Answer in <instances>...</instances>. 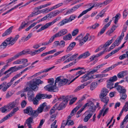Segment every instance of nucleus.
I'll list each match as a JSON object with an SVG mask.
<instances>
[{"label": "nucleus", "mask_w": 128, "mask_h": 128, "mask_svg": "<svg viewBox=\"0 0 128 128\" xmlns=\"http://www.w3.org/2000/svg\"><path fill=\"white\" fill-rule=\"evenodd\" d=\"M44 76H41L32 80L28 84L29 87H27L24 88V90L25 92L28 91L27 95L29 101L31 102L32 100V99L34 98V92L30 90V89L35 91H37L38 88L37 86L43 83V82L41 81L40 79L43 78Z\"/></svg>", "instance_id": "f257e3e1"}, {"label": "nucleus", "mask_w": 128, "mask_h": 128, "mask_svg": "<svg viewBox=\"0 0 128 128\" xmlns=\"http://www.w3.org/2000/svg\"><path fill=\"white\" fill-rule=\"evenodd\" d=\"M119 83L117 82L115 83L114 86V83L112 82H110L108 80V82L107 84V88L110 89L116 88L117 91L120 93V100H125L127 98V96L126 94V90L124 88L123 86L118 85Z\"/></svg>", "instance_id": "f03ea898"}, {"label": "nucleus", "mask_w": 128, "mask_h": 128, "mask_svg": "<svg viewBox=\"0 0 128 128\" xmlns=\"http://www.w3.org/2000/svg\"><path fill=\"white\" fill-rule=\"evenodd\" d=\"M61 18L60 16L57 17L52 21L46 23L44 25L41 27L39 29L36 30L37 32L41 31L48 28L49 26L54 24L56 22L60 20Z\"/></svg>", "instance_id": "7ed1b4c3"}, {"label": "nucleus", "mask_w": 128, "mask_h": 128, "mask_svg": "<svg viewBox=\"0 0 128 128\" xmlns=\"http://www.w3.org/2000/svg\"><path fill=\"white\" fill-rule=\"evenodd\" d=\"M24 113L34 118H36L38 115L37 111L33 110L32 107L30 106L27 107L24 110Z\"/></svg>", "instance_id": "20e7f679"}, {"label": "nucleus", "mask_w": 128, "mask_h": 128, "mask_svg": "<svg viewBox=\"0 0 128 128\" xmlns=\"http://www.w3.org/2000/svg\"><path fill=\"white\" fill-rule=\"evenodd\" d=\"M77 16L73 14L72 15L68 18H65L60 22L58 24V25L60 26H63L65 24L71 22L76 18Z\"/></svg>", "instance_id": "39448f33"}, {"label": "nucleus", "mask_w": 128, "mask_h": 128, "mask_svg": "<svg viewBox=\"0 0 128 128\" xmlns=\"http://www.w3.org/2000/svg\"><path fill=\"white\" fill-rule=\"evenodd\" d=\"M87 106L90 107L89 110H88V112L91 111H95L96 109L94 104L91 101H89L88 102L85 104L79 110L82 112L84 109Z\"/></svg>", "instance_id": "423d86ee"}, {"label": "nucleus", "mask_w": 128, "mask_h": 128, "mask_svg": "<svg viewBox=\"0 0 128 128\" xmlns=\"http://www.w3.org/2000/svg\"><path fill=\"white\" fill-rule=\"evenodd\" d=\"M19 37V35L17 34L14 38L10 36L7 38L5 40L8 45L9 46H12L15 44Z\"/></svg>", "instance_id": "0eeeda50"}, {"label": "nucleus", "mask_w": 128, "mask_h": 128, "mask_svg": "<svg viewBox=\"0 0 128 128\" xmlns=\"http://www.w3.org/2000/svg\"><path fill=\"white\" fill-rule=\"evenodd\" d=\"M90 6V7L88 8L83 11L78 16V18H79L82 16L83 15L86 14L92 8H97L98 7V3H94L89 4Z\"/></svg>", "instance_id": "6e6552de"}, {"label": "nucleus", "mask_w": 128, "mask_h": 128, "mask_svg": "<svg viewBox=\"0 0 128 128\" xmlns=\"http://www.w3.org/2000/svg\"><path fill=\"white\" fill-rule=\"evenodd\" d=\"M51 4V2H48L47 4H46L38 6L35 8V10H38L36 12H33L32 13V14L34 15V16H36L38 14H40L41 13L40 11H38L40 9L42 8H44L47 6H50Z\"/></svg>", "instance_id": "1a4fd4ad"}, {"label": "nucleus", "mask_w": 128, "mask_h": 128, "mask_svg": "<svg viewBox=\"0 0 128 128\" xmlns=\"http://www.w3.org/2000/svg\"><path fill=\"white\" fill-rule=\"evenodd\" d=\"M13 82L12 81H11V80H10V82L7 84L6 82H4L1 84H0V90L2 88V91L5 92L12 85Z\"/></svg>", "instance_id": "9d476101"}, {"label": "nucleus", "mask_w": 128, "mask_h": 128, "mask_svg": "<svg viewBox=\"0 0 128 128\" xmlns=\"http://www.w3.org/2000/svg\"><path fill=\"white\" fill-rule=\"evenodd\" d=\"M63 4L62 3H60L58 4L53 7L50 8L49 9L48 8H47L41 10L42 12L47 13L52 10H53L56 9L62 6Z\"/></svg>", "instance_id": "9b49d317"}, {"label": "nucleus", "mask_w": 128, "mask_h": 128, "mask_svg": "<svg viewBox=\"0 0 128 128\" xmlns=\"http://www.w3.org/2000/svg\"><path fill=\"white\" fill-rule=\"evenodd\" d=\"M113 40L112 38L110 40H108L103 45H102L98 48L96 49L95 51V52H96L99 51L101 50L103 48H105L106 47L108 46L112 42Z\"/></svg>", "instance_id": "f8f14e48"}, {"label": "nucleus", "mask_w": 128, "mask_h": 128, "mask_svg": "<svg viewBox=\"0 0 128 128\" xmlns=\"http://www.w3.org/2000/svg\"><path fill=\"white\" fill-rule=\"evenodd\" d=\"M58 77H59L60 78L59 79L60 80L59 81H58V85L59 87H60L63 86L66 84L67 83L68 85L70 84H68L70 83V82H69L70 80L66 78L61 79L60 76H59Z\"/></svg>", "instance_id": "ddd939ff"}, {"label": "nucleus", "mask_w": 128, "mask_h": 128, "mask_svg": "<svg viewBox=\"0 0 128 128\" xmlns=\"http://www.w3.org/2000/svg\"><path fill=\"white\" fill-rule=\"evenodd\" d=\"M54 86L53 85H52L51 84H49L46 86L44 88L46 91L50 92H57V90L54 88Z\"/></svg>", "instance_id": "4468645a"}, {"label": "nucleus", "mask_w": 128, "mask_h": 128, "mask_svg": "<svg viewBox=\"0 0 128 128\" xmlns=\"http://www.w3.org/2000/svg\"><path fill=\"white\" fill-rule=\"evenodd\" d=\"M99 97L101 101L105 104L102 108L103 109H105L106 107V106L107 105L109 102V98L106 96H99Z\"/></svg>", "instance_id": "2eb2a0df"}, {"label": "nucleus", "mask_w": 128, "mask_h": 128, "mask_svg": "<svg viewBox=\"0 0 128 128\" xmlns=\"http://www.w3.org/2000/svg\"><path fill=\"white\" fill-rule=\"evenodd\" d=\"M91 78H92V76H90V73L88 72L80 78L81 82L82 83L84 82Z\"/></svg>", "instance_id": "dca6fc26"}, {"label": "nucleus", "mask_w": 128, "mask_h": 128, "mask_svg": "<svg viewBox=\"0 0 128 128\" xmlns=\"http://www.w3.org/2000/svg\"><path fill=\"white\" fill-rule=\"evenodd\" d=\"M68 101V99L66 98H65L62 102L60 104L59 107L57 108L58 110H60L65 107L67 104Z\"/></svg>", "instance_id": "f3484780"}, {"label": "nucleus", "mask_w": 128, "mask_h": 128, "mask_svg": "<svg viewBox=\"0 0 128 128\" xmlns=\"http://www.w3.org/2000/svg\"><path fill=\"white\" fill-rule=\"evenodd\" d=\"M95 111H88L85 112V113L87 114L84 119V122H86L90 118L93 114V112Z\"/></svg>", "instance_id": "a211bd4d"}, {"label": "nucleus", "mask_w": 128, "mask_h": 128, "mask_svg": "<svg viewBox=\"0 0 128 128\" xmlns=\"http://www.w3.org/2000/svg\"><path fill=\"white\" fill-rule=\"evenodd\" d=\"M111 22L112 20H110V22H109L104 26V27L101 29L100 31L98 33V36H100L104 32L106 28L110 26Z\"/></svg>", "instance_id": "6ab92c4d"}, {"label": "nucleus", "mask_w": 128, "mask_h": 128, "mask_svg": "<svg viewBox=\"0 0 128 128\" xmlns=\"http://www.w3.org/2000/svg\"><path fill=\"white\" fill-rule=\"evenodd\" d=\"M34 117L31 116L28 118L26 121L25 122L27 124L28 128H32L31 124L34 123L33 118Z\"/></svg>", "instance_id": "aec40b11"}, {"label": "nucleus", "mask_w": 128, "mask_h": 128, "mask_svg": "<svg viewBox=\"0 0 128 128\" xmlns=\"http://www.w3.org/2000/svg\"><path fill=\"white\" fill-rule=\"evenodd\" d=\"M68 32L67 30L64 28L62 29L56 34L58 37L61 36L66 34Z\"/></svg>", "instance_id": "412c9836"}, {"label": "nucleus", "mask_w": 128, "mask_h": 128, "mask_svg": "<svg viewBox=\"0 0 128 128\" xmlns=\"http://www.w3.org/2000/svg\"><path fill=\"white\" fill-rule=\"evenodd\" d=\"M86 72H83L82 70H80L79 71L77 72H76V75H78L77 76H76L72 80L70 83L68 84H70V83L72 82H73L77 78L80 76V75L84 74H85V73Z\"/></svg>", "instance_id": "4be33fe9"}, {"label": "nucleus", "mask_w": 128, "mask_h": 128, "mask_svg": "<svg viewBox=\"0 0 128 128\" xmlns=\"http://www.w3.org/2000/svg\"><path fill=\"white\" fill-rule=\"evenodd\" d=\"M128 74V70H124L118 73L117 76L118 78H124V76Z\"/></svg>", "instance_id": "5701e85b"}, {"label": "nucleus", "mask_w": 128, "mask_h": 128, "mask_svg": "<svg viewBox=\"0 0 128 128\" xmlns=\"http://www.w3.org/2000/svg\"><path fill=\"white\" fill-rule=\"evenodd\" d=\"M128 110V102H126L123 107L118 116H121L124 111L126 112Z\"/></svg>", "instance_id": "b1692460"}, {"label": "nucleus", "mask_w": 128, "mask_h": 128, "mask_svg": "<svg viewBox=\"0 0 128 128\" xmlns=\"http://www.w3.org/2000/svg\"><path fill=\"white\" fill-rule=\"evenodd\" d=\"M90 55V54L89 52L87 51L80 54L77 58V59L78 60L82 58H85L89 56Z\"/></svg>", "instance_id": "393cba45"}, {"label": "nucleus", "mask_w": 128, "mask_h": 128, "mask_svg": "<svg viewBox=\"0 0 128 128\" xmlns=\"http://www.w3.org/2000/svg\"><path fill=\"white\" fill-rule=\"evenodd\" d=\"M13 27V26H12L10 27L7 30L5 31L2 34V36H5L10 34L12 32V30Z\"/></svg>", "instance_id": "a878e982"}, {"label": "nucleus", "mask_w": 128, "mask_h": 128, "mask_svg": "<svg viewBox=\"0 0 128 128\" xmlns=\"http://www.w3.org/2000/svg\"><path fill=\"white\" fill-rule=\"evenodd\" d=\"M109 92L108 90L105 88H102L99 96H106Z\"/></svg>", "instance_id": "bb28decb"}, {"label": "nucleus", "mask_w": 128, "mask_h": 128, "mask_svg": "<svg viewBox=\"0 0 128 128\" xmlns=\"http://www.w3.org/2000/svg\"><path fill=\"white\" fill-rule=\"evenodd\" d=\"M76 44L75 42H72L71 43L67 48L66 52H68L71 50L75 46Z\"/></svg>", "instance_id": "cd10ccee"}, {"label": "nucleus", "mask_w": 128, "mask_h": 128, "mask_svg": "<svg viewBox=\"0 0 128 128\" xmlns=\"http://www.w3.org/2000/svg\"><path fill=\"white\" fill-rule=\"evenodd\" d=\"M28 22H26L24 21L22 22L19 28L18 29V31H20L22 29L24 28L26 26H28Z\"/></svg>", "instance_id": "c85d7f7f"}, {"label": "nucleus", "mask_w": 128, "mask_h": 128, "mask_svg": "<svg viewBox=\"0 0 128 128\" xmlns=\"http://www.w3.org/2000/svg\"><path fill=\"white\" fill-rule=\"evenodd\" d=\"M32 51H30V49H28L26 50H23L21 52H20L19 53H18L19 56L22 55H24L26 54H30L31 53Z\"/></svg>", "instance_id": "c756f323"}, {"label": "nucleus", "mask_w": 128, "mask_h": 128, "mask_svg": "<svg viewBox=\"0 0 128 128\" xmlns=\"http://www.w3.org/2000/svg\"><path fill=\"white\" fill-rule=\"evenodd\" d=\"M16 102H12L8 104L7 105L8 106V110H10L12 108L16 106Z\"/></svg>", "instance_id": "7c9ffc66"}, {"label": "nucleus", "mask_w": 128, "mask_h": 128, "mask_svg": "<svg viewBox=\"0 0 128 128\" xmlns=\"http://www.w3.org/2000/svg\"><path fill=\"white\" fill-rule=\"evenodd\" d=\"M19 56L18 54H16L14 56L10 58L7 60L6 61V64H8L10 62L12 61L13 60L19 58Z\"/></svg>", "instance_id": "2f4dec72"}, {"label": "nucleus", "mask_w": 128, "mask_h": 128, "mask_svg": "<svg viewBox=\"0 0 128 128\" xmlns=\"http://www.w3.org/2000/svg\"><path fill=\"white\" fill-rule=\"evenodd\" d=\"M80 105H78L74 109L71 111L70 114V116H68V118H70L71 116H73L74 115V114L76 112L78 109L80 107Z\"/></svg>", "instance_id": "473e14b6"}, {"label": "nucleus", "mask_w": 128, "mask_h": 128, "mask_svg": "<svg viewBox=\"0 0 128 128\" xmlns=\"http://www.w3.org/2000/svg\"><path fill=\"white\" fill-rule=\"evenodd\" d=\"M123 37V36H122L120 35L116 40L114 43L115 44H116V45L117 46H118L119 45L121 40L122 39Z\"/></svg>", "instance_id": "72a5a7b5"}, {"label": "nucleus", "mask_w": 128, "mask_h": 128, "mask_svg": "<svg viewBox=\"0 0 128 128\" xmlns=\"http://www.w3.org/2000/svg\"><path fill=\"white\" fill-rule=\"evenodd\" d=\"M72 38V36L70 33L64 36L63 37V40L65 41L70 40Z\"/></svg>", "instance_id": "f704fd0d"}, {"label": "nucleus", "mask_w": 128, "mask_h": 128, "mask_svg": "<svg viewBox=\"0 0 128 128\" xmlns=\"http://www.w3.org/2000/svg\"><path fill=\"white\" fill-rule=\"evenodd\" d=\"M18 110L19 108L18 107L14 108L12 111L8 114V116H9L10 117H12L14 114Z\"/></svg>", "instance_id": "c9c22d12"}, {"label": "nucleus", "mask_w": 128, "mask_h": 128, "mask_svg": "<svg viewBox=\"0 0 128 128\" xmlns=\"http://www.w3.org/2000/svg\"><path fill=\"white\" fill-rule=\"evenodd\" d=\"M36 98H37L38 100H40L41 99H44V94H41L40 93H38L36 96Z\"/></svg>", "instance_id": "e433bc0d"}, {"label": "nucleus", "mask_w": 128, "mask_h": 128, "mask_svg": "<svg viewBox=\"0 0 128 128\" xmlns=\"http://www.w3.org/2000/svg\"><path fill=\"white\" fill-rule=\"evenodd\" d=\"M5 40L0 45V49H4L5 48L6 46H8Z\"/></svg>", "instance_id": "4c0bfd02"}, {"label": "nucleus", "mask_w": 128, "mask_h": 128, "mask_svg": "<svg viewBox=\"0 0 128 128\" xmlns=\"http://www.w3.org/2000/svg\"><path fill=\"white\" fill-rule=\"evenodd\" d=\"M8 106L7 105L4 106H3L1 107L0 108V110L1 111V112L2 113H4L6 112L7 110H8Z\"/></svg>", "instance_id": "58836bf2"}, {"label": "nucleus", "mask_w": 128, "mask_h": 128, "mask_svg": "<svg viewBox=\"0 0 128 128\" xmlns=\"http://www.w3.org/2000/svg\"><path fill=\"white\" fill-rule=\"evenodd\" d=\"M23 72H24L22 70L18 74H16L12 78L11 81H12L13 82V81L16 78L19 77Z\"/></svg>", "instance_id": "ea45409f"}, {"label": "nucleus", "mask_w": 128, "mask_h": 128, "mask_svg": "<svg viewBox=\"0 0 128 128\" xmlns=\"http://www.w3.org/2000/svg\"><path fill=\"white\" fill-rule=\"evenodd\" d=\"M70 118L67 120L65 124V126H66L67 125L68 126H72L74 124V122L72 120H69Z\"/></svg>", "instance_id": "a19ab883"}, {"label": "nucleus", "mask_w": 128, "mask_h": 128, "mask_svg": "<svg viewBox=\"0 0 128 128\" xmlns=\"http://www.w3.org/2000/svg\"><path fill=\"white\" fill-rule=\"evenodd\" d=\"M97 82H92L90 86V89L91 90H93L95 89L98 85Z\"/></svg>", "instance_id": "79ce46f5"}, {"label": "nucleus", "mask_w": 128, "mask_h": 128, "mask_svg": "<svg viewBox=\"0 0 128 128\" xmlns=\"http://www.w3.org/2000/svg\"><path fill=\"white\" fill-rule=\"evenodd\" d=\"M37 23V22H35L31 24L29 26L25 29V30L26 31H29L31 28L34 26Z\"/></svg>", "instance_id": "37998d69"}, {"label": "nucleus", "mask_w": 128, "mask_h": 128, "mask_svg": "<svg viewBox=\"0 0 128 128\" xmlns=\"http://www.w3.org/2000/svg\"><path fill=\"white\" fill-rule=\"evenodd\" d=\"M128 14V9H125L123 12V18H125L127 17Z\"/></svg>", "instance_id": "c03bdc74"}, {"label": "nucleus", "mask_w": 128, "mask_h": 128, "mask_svg": "<svg viewBox=\"0 0 128 128\" xmlns=\"http://www.w3.org/2000/svg\"><path fill=\"white\" fill-rule=\"evenodd\" d=\"M118 78L117 76H113L110 77L109 80L110 82H112L114 83V82L116 81L117 80Z\"/></svg>", "instance_id": "a18cd8bd"}, {"label": "nucleus", "mask_w": 128, "mask_h": 128, "mask_svg": "<svg viewBox=\"0 0 128 128\" xmlns=\"http://www.w3.org/2000/svg\"><path fill=\"white\" fill-rule=\"evenodd\" d=\"M54 67H55V66H53L52 67L50 68H47L46 69H45L42 72H38V73L36 74H40L41 73L43 72H47L50 70H51L52 68H54Z\"/></svg>", "instance_id": "49530a36"}, {"label": "nucleus", "mask_w": 128, "mask_h": 128, "mask_svg": "<svg viewBox=\"0 0 128 128\" xmlns=\"http://www.w3.org/2000/svg\"><path fill=\"white\" fill-rule=\"evenodd\" d=\"M39 100L37 98H36V97H35L31 102H32L33 104L34 105L36 106L38 104Z\"/></svg>", "instance_id": "de8ad7c7"}, {"label": "nucleus", "mask_w": 128, "mask_h": 128, "mask_svg": "<svg viewBox=\"0 0 128 128\" xmlns=\"http://www.w3.org/2000/svg\"><path fill=\"white\" fill-rule=\"evenodd\" d=\"M79 30L76 28L72 32V35L73 36H74L76 35L79 32Z\"/></svg>", "instance_id": "09e8293b"}, {"label": "nucleus", "mask_w": 128, "mask_h": 128, "mask_svg": "<svg viewBox=\"0 0 128 128\" xmlns=\"http://www.w3.org/2000/svg\"><path fill=\"white\" fill-rule=\"evenodd\" d=\"M78 55V54H75L69 58H68L70 61H72L74 60L77 56Z\"/></svg>", "instance_id": "8fccbe9b"}, {"label": "nucleus", "mask_w": 128, "mask_h": 128, "mask_svg": "<svg viewBox=\"0 0 128 128\" xmlns=\"http://www.w3.org/2000/svg\"><path fill=\"white\" fill-rule=\"evenodd\" d=\"M59 79L60 78L59 77H57L55 80L54 85H53V86H54L55 87H54V88L57 90V91L58 90V88L56 86V83L58 82V81H59L60 80Z\"/></svg>", "instance_id": "3c124183"}, {"label": "nucleus", "mask_w": 128, "mask_h": 128, "mask_svg": "<svg viewBox=\"0 0 128 128\" xmlns=\"http://www.w3.org/2000/svg\"><path fill=\"white\" fill-rule=\"evenodd\" d=\"M81 6V4H77L74 7L72 8L71 9L72 10V11L73 12L74 11H76L77 9L79 7H80Z\"/></svg>", "instance_id": "603ef678"}, {"label": "nucleus", "mask_w": 128, "mask_h": 128, "mask_svg": "<svg viewBox=\"0 0 128 128\" xmlns=\"http://www.w3.org/2000/svg\"><path fill=\"white\" fill-rule=\"evenodd\" d=\"M99 26V24L96 23L92 26L88 27V28H89L90 29L92 28V29H94L98 27Z\"/></svg>", "instance_id": "864d4df0"}, {"label": "nucleus", "mask_w": 128, "mask_h": 128, "mask_svg": "<svg viewBox=\"0 0 128 128\" xmlns=\"http://www.w3.org/2000/svg\"><path fill=\"white\" fill-rule=\"evenodd\" d=\"M106 12L104 9L102 10L98 14L99 16L101 18H102L104 16V14Z\"/></svg>", "instance_id": "5fc2aeb1"}, {"label": "nucleus", "mask_w": 128, "mask_h": 128, "mask_svg": "<svg viewBox=\"0 0 128 128\" xmlns=\"http://www.w3.org/2000/svg\"><path fill=\"white\" fill-rule=\"evenodd\" d=\"M10 117L8 116V114L6 116L4 117L3 118H2L0 121V123H1L4 122V121L7 120L8 118H9Z\"/></svg>", "instance_id": "6e6d98bb"}, {"label": "nucleus", "mask_w": 128, "mask_h": 128, "mask_svg": "<svg viewBox=\"0 0 128 128\" xmlns=\"http://www.w3.org/2000/svg\"><path fill=\"white\" fill-rule=\"evenodd\" d=\"M127 29V27L126 26H124L122 30V32L121 34V35L124 37V32H125Z\"/></svg>", "instance_id": "4d7b16f0"}, {"label": "nucleus", "mask_w": 128, "mask_h": 128, "mask_svg": "<svg viewBox=\"0 0 128 128\" xmlns=\"http://www.w3.org/2000/svg\"><path fill=\"white\" fill-rule=\"evenodd\" d=\"M83 39V36L82 34L79 35L76 38L75 40H78L79 41Z\"/></svg>", "instance_id": "13d9d810"}, {"label": "nucleus", "mask_w": 128, "mask_h": 128, "mask_svg": "<svg viewBox=\"0 0 128 128\" xmlns=\"http://www.w3.org/2000/svg\"><path fill=\"white\" fill-rule=\"evenodd\" d=\"M84 88V86L82 84L77 87V88L75 89V90L76 91H77Z\"/></svg>", "instance_id": "bf43d9fd"}, {"label": "nucleus", "mask_w": 128, "mask_h": 128, "mask_svg": "<svg viewBox=\"0 0 128 128\" xmlns=\"http://www.w3.org/2000/svg\"><path fill=\"white\" fill-rule=\"evenodd\" d=\"M27 104V102L24 100H23L21 104V107L22 108H24L26 106Z\"/></svg>", "instance_id": "052dcab7"}, {"label": "nucleus", "mask_w": 128, "mask_h": 128, "mask_svg": "<svg viewBox=\"0 0 128 128\" xmlns=\"http://www.w3.org/2000/svg\"><path fill=\"white\" fill-rule=\"evenodd\" d=\"M65 42L64 40H62L59 42V46L63 48L64 47L65 45Z\"/></svg>", "instance_id": "680f3d73"}, {"label": "nucleus", "mask_w": 128, "mask_h": 128, "mask_svg": "<svg viewBox=\"0 0 128 128\" xmlns=\"http://www.w3.org/2000/svg\"><path fill=\"white\" fill-rule=\"evenodd\" d=\"M15 67H12L10 68L9 69H8V70L6 71L4 73V74H6L8 73V72H9L10 71H12V72H14L13 71V70H14V68Z\"/></svg>", "instance_id": "e2e57ef3"}, {"label": "nucleus", "mask_w": 128, "mask_h": 128, "mask_svg": "<svg viewBox=\"0 0 128 128\" xmlns=\"http://www.w3.org/2000/svg\"><path fill=\"white\" fill-rule=\"evenodd\" d=\"M81 69L84 70H86V69H85L84 68V67H78L76 68L72 69H71L70 70V72H71L72 71Z\"/></svg>", "instance_id": "0e129e2a"}, {"label": "nucleus", "mask_w": 128, "mask_h": 128, "mask_svg": "<svg viewBox=\"0 0 128 128\" xmlns=\"http://www.w3.org/2000/svg\"><path fill=\"white\" fill-rule=\"evenodd\" d=\"M77 99V98L76 97H74L72 98L70 100V102L69 104L70 105L72 104L74 102H75Z\"/></svg>", "instance_id": "69168bd1"}, {"label": "nucleus", "mask_w": 128, "mask_h": 128, "mask_svg": "<svg viewBox=\"0 0 128 128\" xmlns=\"http://www.w3.org/2000/svg\"><path fill=\"white\" fill-rule=\"evenodd\" d=\"M48 82L49 84H51L52 85H53L54 82V80L52 78L48 79Z\"/></svg>", "instance_id": "338daca9"}, {"label": "nucleus", "mask_w": 128, "mask_h": 128, "mask_svg": "<svg viewBox=\"0 0 128 128\" xmlns=\"http://www.w3.org/2000/svg\"><path fill=\"white\" fill-rule=\"evenodd\" d=\"M109 110V108H107L104 110V111L103 112V113L102 115L103 116H104L106 114L108 113V112Z\"/></svg>", "instance_id": "774afa93"}]
</instances>
